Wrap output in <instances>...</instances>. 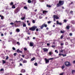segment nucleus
Returning a JSON list of instances; mask_svg holds the SVG:
<instances>
[{"instance_id": "obj_1", "label": "nucleus", "mask_w": 75, "mask_h": 75, "mask_svg": "<svg viewBox=\"0 0 75 75\" xmlns=\"http://www.w3.org/2000/svg\"><path fill=\"white\" fill-rule=\"evenodd\" d=\"M64 3V2L63 1H59V3L57 4V7H60L61 6H62Z\"/></svg>"}, {"instance_id": "obj_2", "label": "nucleus", "mask_w": 75, "mask_h": 75, "mask_svg": "<svg viewBox=\"0 0 75 75\" xmlns=\"http://www.w3.org/2000/svg\"><path fill=\"white\" fill-rule=\"evenodd\" d=\"M37 28V27L36 26H33L32 27L30 28L29 30L30 31H34L35 30V29Z\"/></svg>"}, {"instance_id": "obj_3", "label": "nucleus", "mask_w": 75, "mask_h": 75, "mask_svg": "<svg viewBox=\"0 0 75 75\" xmlns=\"http://www.w3.org/2000/svg\"><path fill=\"white\" fill-rule=\"evenodd\" d=\"M54 59L53 58H50L47 59V58H45V64H48L50 62V60H52Z\"/></svg>"}, {"instance_id": "obj_4", "label": "nucleus", "mask_w": 75, "mask_h": 75, "mask_svg": "<svg viewBox=\"0 0 75 75\" xmlns=\"http://www.w3.org/2000/svg\"><path fill=\"white\" fill-rule=\"evenodd\" d=\"M66 67H68L69 66H71V64L70 62H66L64 63Z\"/></svg>"}, {"instance_id": "obj_5", "label": "nucleus", "mask_w": 75, "mask_h": 75, "mask_svg": "<svg viewBox=\"0 0 75 75\" xmlns=\"http://www.w3.org/2000/svg\"><path fill=\"white\" fill-rule=\"evenodd\" d=\"M44 27H47V25H46L45 23L43 24L40 27V29H43V28Z\"/></svg>"}, {"instance_id": "obj_6", "label": "nucleus", "mask_w": 75, "mask_h": 75, "mask_svg": "<svg viewBox=\"0 0 75 75\" xmlns=\"http://www.w3.org/2000/svg\"><path fill=\"white\" fill-rule=\"evenodd\" d=\"M19 22H20V21H16L15 22H14V24L16 27H18V26L17 25V23H19Z\"/></svg>"}, {"instance_id": "obj_7", "label": "nucleus", "mask_w": 75, "mask_h": 75, "mask_svg": "<svg viewBox=\"0 0 75 75\" xmlns=\"http://www.w3.org/2000/svg\"><path fill=\"white\" fill-rule=\"evenodd\" d=\"M19 11V8L18 7L16 8V9L14 11L15 13H17L18 11Z\"/></svg>"}, {"instance_id": "obj_8", "label": "nucleus", "mask_w": 75, "mask_h": 75, "mask_svg": "<svg viewBox=\"0 0 75 75\" xmlns=\"http://www.w3.org/2000/svg\"><path fill=\"white\" fill-rule=\"evenodd\" d=\"M53 18L56 19H59V17L55 15H53Z\"/></svg>"}, {"instance_id": "obj_9", "label": "nucleus", "mask_w": 75, "mask_h": 75, "mask_svg": "<svg viewBox=\"0 0 75 75\" xmlns=\"http://www.w3.org/2000/svg\"><path fill=\"white\" fill-rule=\"evenodd\" d=\"M34 45V43L33 42H31L30 43V47H33Z\"/></svg>"}, {"instance_id": "obj_10", "label": "nucleus", "mask_w": 75, "mask_h": 75, "mask_svg": "<svg viewBox=\"0 0 75 75\" xmlns=\"http://www.w3.org/2000/svg\"><path fill=\"white\" fill-rule=\"evenodd\" d=\"M56 23H57V25H58V24L59 25H62V23H59V22L58 21H56Z\"/></svg>"}, {"instance_id": "obj_11", "label": "nucleus", "mask_w": 75, "mask_h": 75, "mask_svg": "<svg viewBox=\"0 0 75 75\" xmlns=\"http://www.w3.org/2000/svg\"><path fill=\"white\" fill-rule=\"evenodd\" d=\"M21 72L24 73V72H25V70L24 69H22L21 71Z\"/></svg>"}, {"instance_id": "obj_12", "label": "nucleus", "mask_w": 75, "mask_h": 75, "mask_svg": "<svg viewBox=\"0 0 75 75\" xmlns=\"http://www.w3.org/2000/svg\"><path fill=\"white\" fill-rule=\"evenodd\" d=\"M43 50L45 52H47L48 51V49L47 48H43Z\"/></svg>"}, {"instance_id": "obj_13", "label": "nucleus", "mask_w": 75, "mask_h": 75, "mask_svg": "<svg viewBox=\"0 0 75 75\" xmlns=\"http://www.w3.org/2000/svg\"><path fill=\"white\" fill-rule=\"evenodd\" d=\"M27 61L25 60H24L23 61V64H25V63H27Z\"/></svg>"}, {"instance_id": "obj_14", "label": "nucleus", "mask_w": 75, "mask_h": 75, "mask_svg": "<svg viewBox=\"0 0 75 75\" xmlns=\"http://www.w3.org/2000/svg\"><path fill=\"white\" fill-rule=\"evenodd\" d=\"M20 30L18 28L16 29V32H17V33H18L19 32H20Z\"/></svg>"}, {"instance_id": "obj_15", "label": "nucleus", "mask_w": 75, "mask_h": 75, "mask_svg": "<svg viewBox=\"0 0 75 75\" xmlns=\"http://www.w3.org/2000/svg\"><path fill=\"white\" fill-rule=\"evenodd\" d=\"M35 59V57H33L31 59V61H33Z\"/></svg>"}, {"instance_id": "obj_16", "label": "nucleus", "mask_w": 75, "mask_h": 75, "mask_svg": "<svg viewBox=\"0 0 75 75\" xmlns=\"http://www.w3.org/2000/svg\"><path fill=\"white\" fill-rule=\"evenodd\" d=\"M49 54L50 55H51L52 54H53V53L51 52H49Z\"/></svg>"}, {"instance_id": "obj_17", "label": "nucleus", "mask_w": 75, "mask_h": 75, "mask_svg": "<svg viewBox=\"0 0 75 75\" xmlns=\"http://www.w3.org/2000/svg\"><path fill=\"white\" fill-rule=\"evenodd\" d=\"M32 3H34V4H35V3H36V1H35V0H32Z\"/></svg>"}, {"instance_id": "obj_18", "label": "nucleus", "mask_w": 75, "mask_h": 75, "mask_svg": "<svg viewBox=\"0 0 75 75\" xmlns=\"http://www.w3.org/2000/svg\"><path fill=\"white\" fill-rule=\"evenodd\" d=\"M48 13V11H43V14H44V13Z\"/></svg>"}, {"instance_id": "obj_19", "label": "nucleus", "mask_w": 75, "mask_h": 75, "mask_svg": "<svg viewBox=\"0 0 75 75\" xmlns=\"http://www.w3.org/2000/svg\"><path fill=\"white\" fill-rule=\"evenodd\" d=\"M65 33V31L64 30L60 31V33H61L62 34H63V33Z\"/></svg>"}, {"instance_id": "obj_20", "label": "nucleus", "mask_w": 75, "mask_h": 75, "mask_svg": "<svg viewBox=\"0 0 75 75\" xmlns=\"http://www.w3.org/2000/svg\"><path fill=\"white\" fill-rule=\"evenodd\" d=\"M64 68H65V65H64L63 66H62V69H64Z\"/></svg>"}, {"instance_id": "obj_21", "label": "nucleus", "mask_w": 75, "mask_h": 75, "mask_svg": "<svg viewBox=\"0 0 75 75\" xmlns=\"http://www.w3.org/2000/svg\"><path fill=\"white\" fill-rule=\"evenodd\" d=\"M75 72V70H72L71 71V73L72 74H73Z\"/></svg>"}, {"instance_id": "obj_22", "label": "nucleus", "mask_w": 75, "mask_h": 75, "mask_svg": "<svg viewBox=\"0 0 75 75\" xmlns=\"http://www.w3.org/2000/svg\"><path fill=\"white\" fill-rule=\"evenodd\" d=\"M66 28L67 30H69V25H67L66 27Z\"/></svg>"}, {"instance_id": "obj_23", "label": "nucleus", "mask_w": 75, "mask_h": 75, "mask_svg": "<svg viewBox=\"0 0 75 75\" xmlns=\"http://www.w3.org/2000/svg\"><path fill=\"white\" fill-rule=\"evenodd\" d=\"M46 6H47V7H49V8H50V7H51V6H50V5H48V4H47V5H46Z\"/></svg>"}, {"instance_id": "obj_24", "label": "nucleus", "mask_w": 75, "mask_h": 75, "mask_svg": "<svg viewBox=\"0 0 75 75\" xmlns=\"http://www.w3.org/2000/svg\"><path fill=\"white\" fill-rule=\"evenodd\" d=\"M0 72H4V69H1L0 70Z\"/></svg>"}, {"instance_id": "obj_25", "label": "nucleus", "mask_w": 75, "mask_h": 75, "mask_svg": "<svg viewBox=\"0 0 75 75\" xmlns=\"http://www.w3.org/2000/svg\"><path fill=\"white\" fill-rule=\"evenodd\" d=\"M28 3H31V0H28Z\"/></svg>"}, {"instance_id": "obj_26", "label": "nucleus", "mask_w": 75, "mask_h": 75, "mask_svg": "<svg viewBox=\"0 0 75 75\" xmlns=\"http://www.w3.org/2000/svg\"><path fill=\"white\" fill-rule=\"evenodd\" d=\"M12 8H16V7H15V5H13Z\"/></svg>"}, {"instance_id": "obj_27", "label": "nucleus", "mask_w": 75, "mask_h": 75, "mask_svg": "<svg viewBox=\"0 0 75 75\" xmlns=\"http://www.w3.org/2000/svg\"><path fill=\"white\" fill-rule=\"evenodd\" d=\"M16 44H18V45H20V42H17Z\"/></svg>"}, {"instance_id": "obj_28", "label": "nucleus", "mask_w": 75, "mask_h": 75, "mask_svg": "<svg viewBox=\"0 0 75 75\" xmlns=\"http://www.w3.org/2000/svg\"><path fill=\"white\" fill-rule=\"evenodd\" d=\"M2 62H3V64H4L6 63V61H4V60H2Z\"/></svg>"}, {"instance_id": "obj_29", "label": "nucleus", "mask_w": 75, "mask_h": 75, "mask_svg": "<svg viewBox=\"0 0 75 75\" xmlns=\"http://www.w3.org/2000/svg\"><path fill=\"white\" fill-rule=\"evenodd\" d=\"M64 38V35H62L60 37V39H62L63 38Z\"/></svg>"}, {"instance_id": "obj_30", "label": "nucleus", "mask_w": 75, "mask_h": 75, "mask_svg": "<svg viewBox=\"0 0 75 75\" xmlns=\"http://www.w3.org/2000/svg\"><path fill=\"white\" fill-rule=\"evenodd\" d=\"M13 2H11V3L10 4V6H13Z\"/></svg>"}, {"instance_id": "obj_31", "label": "nucleus", "mask_w": 75, "mask_h": 75, "mask_svg": "<svg viewBox=\"0 0 75 75\" xmlns=\"http://www.w3.org/2000/svg\"><path fill=\"white\" fill-rule=\"evenodd\" d=\"M62 55L63 57H66V56H67V54H62Z\"/></svg>"}, {"instance_id": "obj_32", "label": "nucleus", "mask_w": 75, "mask_h": 75, "mask_svg": "<svg viewBox=\"0 0 75 75\" xmlns=\"http://www.w3.org/2000/svg\"><path fill=\"white\" fill-rule=\"evenodd\" d=\"M34 65H35V66H37V65H38V64H37V63L36 62L34 64Z\"/></svg>"}, {"instance_id": "obj_33", "label": "nucleus", "mask_w": 75, "mask_h": 75, "mask_svg": "<svg viewBox=\"0 0 75 75\" xmlns=\"http://www.w3.org/2000/svg\"><path fill=\"white\" fill-rule=\"evenodd\" d=\"M23 8H24V9H25L26 10H27V7L26 6H25Z\"/></svg>"}, {"instance_id": "obj_34", "label": "nucleus", "mask_w": 75, "mask_h": 75, "mask_svg": "<svg viewBox=\"0 0 75 75\" xmlns=\"http://www.w3.org/2000/svg\"><path fill=\"white\" fill-rule=\"evenodd\" d=\"M55 52H56L57 54H58V51H57V50H55Z\"/></svg>"}, {"instance_id": "obj_35", "label": "nucleus", "mask_w": 75, "mask_h": 75, "mask_svg": "<svg viewBox=\"0 0 75 75\" xmlns=\"http://www.w3.org/2000/svg\"><path fill=\"white\" fill-rule=\"evenodd\" d=\"M12 50H13V51H15L16 50V48H14V47H12Z\"/></svg>"}, {"instance_id": "obj_36", "label": "nucleus", "mask_w": 75, "mask_h": 75, "mask_svg": "<svg viewBox=\"0 0 75 75\" xmlns=\"http://www.w3.org/2000/svg\"><path fill=\"white\" fill-rule=\"evenodd\" d=\"M13 55L15 57H16V55H17V53H14Z\"/></svg>"}, {"instance_id": "obj_37", "label": "nucleus", "mask_w": 75, "mask_h": 75, "mask_svg": "<svg viewBox=\"0 0 75 75\" xmlns=\"http://www.w3.org/2000/svg\"><path fill=\"white\" fill-rule=\"evenodd\" d=\"M21 20H24L25 19V17H24L23 18H21Z\"/></svg>"}, {"instance_id": "obj_38", "label": "nucleus", "mask_w": 75, "mask_h": 75, "mask_svg": "<svg viewBox=\"0 0 75 75\" xmlns=\"http://www.w3.org/2000/svg\"><path fill=\"white\" fill-rule=\"evenodd\" d=\"M22 52H23V51L19 50L18 53H22Z\"/></svg>"}, {"instance_id": "obj_39", "label": "nucleus", "mask_w": 75, "mask_h": 75, "mask_svg": "<svg viewBox=\"0 0 75 75\" xmlns=\"http://www.w3.org/2000/svg\"><path fill=\"white\" fill-rule=\"evenodd\" d=\"M23 27H26V25L25 24H24L23 25Z\"/></svg>"}, {"instance_id": "obj_40", "label": "nucleus", "mask_w": 75, "mask_h": 75, "mask_svg": "<svg viewBox=\"0 0 75 75\" xmlns=\"http://www.w3.org/2000/svg\"><path fill=\"white\" fill-rule=\"evenodd\" d=\"M24 49L25 51H27V48L25 47L24 48Z\"/></svg>"}, {"instance_id": "obj_41", "label": "nucleus", "mask_w": 75, "mask_h": 75, "mask_svg": "<svg viewBox=\"0 0 75 75\" xmlns=\"http://www.w3.org/2000/svg\"><path fill=\"white\" fill-rule=\"evenodd\" d=\"M3 18H4V16H2L1 18V20L3 19Z\"/></svg>"}, {"instance_id": "obj_42", "label": "nucleus", "mask_w": 75, "mask_h": 75, "mask_svg": "<svg viewBox=\"0 0 75 75\" xmlns=\"http://www.w3.org/2000/svg\"><path fill=\"white\" fill-rule=\"evenodd\" d=\"M20 50H19V49H18L17 51H16V52H18H18H19Z\"/></svg>"}, {"instance_id": "obj_43", "label": "nucleus", "mask_w": 75, "mask_h": 75, "mask_svg": "<svg viewBox=\"0 0 75 75\" xmlns=\"http://www.w3.org/2000/svg\"><path fill=\"white\" fill-rule=\"evenodd\" d=\"M20 50H19V49H18L17 51H16V52H18H18H19Z\"/></svg>"}, {"instance_id": "obj_44", "label": "nucleus", "mask_w": 75, "mask_h": 75, "mask_svg": "<svg viewBox=\"0 0 75 75\" xmlns=\"http://www.w3.org/2000/svg\"><path fill=\"white\" fill-rule=\"evenodd\" d=\"M64 23H67V20L66 19H65L64 20Z\"/></svg>"}, {"instance_id": "obj_45", "label": "nucleus", "mask_w": 75, "mask_h": 75, "mask_svg": "<svg viewBox=\"0 0 75 75\" xmlns=\"http://www.w3.org/2000/svg\"><path fill=\"white\" fill-rule=\"evenodd\" d=\"M21 56L22 57H23V58H24V57L25 56L24 55H21Z\"/></svg>"}, {"instance_id": "obj_46", "label": "nucleus", "mask_w": 75, "mask_h": 75, "mask_svg": "<svg viewBox=\"0 0 75 75\" xmlns=\"http://www.w3.org/2000/svg\"><path fill=\"white\" fill-rule=\"evenodd\" d=\"M65 45H68V42H66L65 43Z\"/></svg>"}, {"instance_id": "obj_47", "label": "nucleus", "mask_w": 75, "mask_h": 75, "mask_svg": "<svg viewBox=\"0 0 75 75\" xmlns=\"http://www.w3.org/2000/svg\"><path fill=\"white\" fill-rule=\"evenodd\" d=\"M32 23H35V20H33V21H32Z\"/></svg>"}, {"instance_id": "obj_48", "label": "nucleus", "mask_w": 75, "mask_h": 75, "mask_svg": "<svg viewBox=\"0 0 75 75\" xmlns=\"http://www.w3.org/2000/svg\"><path fill=\"white\" fill-rule=\"evenodd\" d=\"M64 43H61L60 45L61 46H62V45H64Z\"/></svg>"}, {"instance_id": "obj_49", "label": "nucleus", "mask_w": 75, "mask_h": 75, "mask_svg": "<svg viewBox=\"0 0 75 75\" xmlns=\"http://www.w3.org/2000/svg\"><path fill=\"white\" fill-rule=\"evenodd\" d=\"M73 13V11H70V14H72V13Z\"/></svg>"}, {"instance_id": "obj_50", "label": "nucleus", "mask_w": 75, "mask_h": 75, "mask_svg": "<svg viewBox=\"0 0 75 75\" xmlns=\"http://www.w3.org/2000/svg\"><path fill=\"white\" fill-rule=\"evenodd\" d=\"M69 35H70V36H72V34L71 33H70Z\"/></svg>"}, {"instance_id": "obj_51", "label": "nucleus", "mask_w": 75, "mask_h": 75, "mask_svg": "<svg viewBox=\"0 0 75 75\" xmlns=\"http://www.w3.org/2000/svg\"><path fill=\"white\" fill-rule=\"evenodd\" d=\"M14 24V23H13L12 22L10 23V24H11V25H13V24Z\"/></svg>"}, {"instance_id": "obj_52", "label": "nucleus", "mask_w": 75, "mask_h": 75, "mask_svg": "<svg viewBox=\"0 0 75 75\" xmlns=\"http://www.w3.org/2000/svg\"><path fill=\"white\" fill-rule=\"evenodd\" d=\"M39 30V29H38V28H36V31H38Z\"/></svg>"}, {"instance_id": "obj_53", "label": "nucleus", "mask_w": 75, "mask_h": 75, "mask_svg": "<svg viewBox=\"0 0 75 75\" xmlns=\"http://www.w3.org/2000/svg\"><path fill=\"white\" fill-rule=\"evenodd\" d=\"M51 21H49L47 22V23L48 24H50V23H51Z\"/></svg>"}, {"instance_id": "obj_54", "label": "nucleus", "mask_w": 75, "mask_h": 75, "mask_svg": "<svg viewBox=\"0 0 75 75\" xmlns=\"http://www.w3.org/2000/svg\"><path fill=\"white\" fill-rule=\"evenodd\" d=\"M8 59V56H7L6 57V60H7V59Z\"/></svg>"}, {"instance_id": "obj_55", "label": "nucleus", "mask_w": 75, "mask_h": 75, "mask_svg": "<svg viewBox=\"0 0 75 75\" xmlns=\"http://www.w3.org/2000/svg\"><path fill=\"white\" fill-rule=\"evenodd\" d=\"M74 21H71V23H72V24H73L74 23Z\"/></svg>"}, {"instance_id": "obj_56", "label": "nucleus", "mask_w": 75, "mask_h": 75, "mask_svg": "<svg viewBox=\"0 0 75 75\" xmlns=\"http://www.w3.org/2000/svg\"><path fill=\"white\" fill-rule=\"evenodd\" d=\"M55 45L52 46V48H55Z\"/></svg>"}, {"instance_id": "obj_57", "label": "nucleus", "mask_w": 75, "mask_h": 75, "mask_svg": "<svg viewBox=\"0 0 75 75\" xmlns=\"http://www.w3.org/2000/svg\"><path fill=\"white\" fill-rule=\"evenodd\" d=\"M39 18H40V19H41V18H42V16H39Z\"/></svg>"}, {"instance_id": "obj_58", "label": "nucleus", "mask_w": 75, "mask_h": 75, "mask_svg": "<svg viewBox=\"0 0 75 75\" xmlns=\"http://www.w3.org/2000/svg\"><path fill=\"white\" fill-rule=\"evenodd\" d=\"M63 54H61L60 53L59 54V56H61V55H62Z\"/></svg>"}, {"instance_id": "obj_59", "label": "nucleus", "mask_w": 75, "mask_h": 75, "mask_svg": "<svg viewBox=\"0 0 75 75\" xmlns=\"http://www.w3.org/2000/svg\"><path fill=\"white\" fill-rule=\"evenodd\" d=\"M73 63L74 64H75V60L73 61Z\"/></svg>"}, {"instance_id": "obj_60", "label": "nucleus", "mask_w": 75, "mask_h": 75, "mask_svg": "<svg viewBox=\"0 0 75 75\" xmlns=\"http://www.w3.org/2000/svg\"><path fill=\"white\" fill-rule=\"evenodd\" d=\"M23 61V59L22 58H21L20 59V61Z\"/></svg>"}, {"instance_id": "obj_61", "label": "nucleus", "mask_w": 75, "mask_h": 75, "mask_svg": "<svg viewBox=\"0 0 75 75\" xmlns=\"http://www.w3.org/2000/svg\"><path fill=\"white\" fill-rule=\"evenodd\" d=\"M1 36H2V37H3V36H4V35L3 34L1 33Z\"/></svg>"}, {"instance_id": "obj_62", "label": "nucleus", "mask_w": 75, "mask_h": 75, "mask_svg": "<svg viewBox=\"0 0 75 75\" xmlns=\"http://www.w3.org/2000/svg\"><path fill=\"white\" fill-rule=\"evenodd\" d=\"M12 32H11L10 33V35H12Z\"/></svg>"}, {"instance_id": "obj_63", "label": "nucleus", "mask_w": 75, "mask_h": 75, "mask_svg": "<svg viewBox=\"0 0 75 75\" xmlns=\"http://www.w3.org/2000/svg\"><path fill=\"white\" fill-rule=\"evenodd\" d=\"M50 43H47V46H49L50 45Z\"/></svg>"}, {"instance_id": "obj_64", "label": "nucleus", "mask_w": 75, "mask_h": 75, "mask_svg": "<svg viewBox=\"0 0 75 75\" xmlns=\"http://www.w3.org/2000/svg\"><path fill=\"white\" fill-rule=\"evenodd\" d=\"M20 66H23V64H21V63H20Z\"/></svg>"}]
</instances>
